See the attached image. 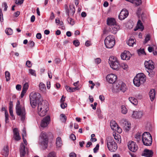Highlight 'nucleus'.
<instances>
[{
  "instance_id": "f257e3e1",
  "label": "nucleus",
  "mask_w": 157,
  "mask_h": 157,
  "mask_svg": "<svg viewBox=\"0 0 157 157\" xmlns=\"http://www.w3.org/2000/svg\"><path fill=\"white\" fill-rule=\"evenodd\" d=\"M16 112L17 114L21 117V120L24 121L25 118L26 114L25 109L24 105H21L19 100L17 101L16 105Z\"/></svg>"
},
{
  "instance_id": "f03ea898",
  "label": "nucleus",
  "mask_w": 157,
  "mask_h": 157,
  "mask_svg": "<svg viewBox=\"0 0 157 157\" xmlns=\"http://www.w3.org/2000/svg\"><path fill=\"white\" fill-rule=\"evenodd\" d=\"M30 103L32 107L34 108L36 106L37 101H40L41 96L40 94L32 92L29 96Z\"/></svg>"
},
{
  "instance_id": "7ed1b4c3",
  "label": "nucleus",
  "mask_w": 157,
  "mask_h": 157,
  "mask_svg": "<svg viewBox=\"0 0 157 157\" xmlns=\"http://www.w3.org/2000/svg\"><path fill=\"white\" fill-rule=\"evenodd\" d=\"M47 103L42 101L39 103L38 106V113L41 117L44 116L48 110Z\"/></svg>"
},
{
  "instance_id": "20e7f679",
  "label": "nucleus",
  "mask_w": 157,
  "mask_h": 157,
  "mask_svg": "<svg viewBox=\"0 0 157 157\" xmlns=\"http://www.w3.org/2000/svg\"><path fill=\"white\" fill-rule=\"evenodd\" d=\"M146 79V76L143 73H139L135 77L133 82L135 86L139 87L145 82Z\"/></svg>"
},
{
  "instance_id": "39448f33",
  "label": "nucleus",
  "mask_w": 157,
  "mask_h": 157,
  "mask_svg": "<svg viewBox=\"0 0 157 157\" xmlns=\"http://www.w3.org/2000/svg\"><path fill=\"white\" fill-rule=\"evenodd\" d=\"M48 138L46 133L42 132L40 135L39 144L44 149H46L48 147Z\"/></svg>"
},
{
  "instance_id": "423d86ee",
  "label": "nucleus",
  "mask_w": 157,
  "mask_h": 157,
  "mask_svg": "<svg viewBox=\"0 0 157 157\" xmlns=\"http://www.w3.org/2000/svg\"><path fill=\"white\" fill-rule=\"evenodd\" d=\"M142 141L143 144L146 146H151L152 143V138L150 133L145 132L142 136Z\"/></svg>"
},
{
  "instance_id": "0eeeda50",
  "label": "nucleus",
  "mask_w": 157,
  "mask_h": 157,
  "mask_svg": "<svg viewBox=\"0 0 157 157\" xmlns=\"http://www.w3.org/2000/svg\"><path fill=\"white\" fill-rule=\"evenodd\" d=\"M107 146L109 150L111 152L115 151L117 148V144L113 139L109 137L107 140Z\"/></svg>"
},
{
  "instance_id": "6e6552de",
  "label": "nucleus",
  "mask_w": 157,
  "mask_h": 157,
  "mask_svg": "<svg viewBox=\"0 0 157 157\" xmlns=\"http://www.w3.org/2000/svg\"><path fill=\"white\" fill-rule=\"evenodd\" d=\"M115 38L112 35L108 36L105 40V45L107 48H112L115 44Z\"/></svg>"
},
{
  "instance_id": "1a4fd4ad",
  "label": "nucleus",
  "mask_w": 157,
  "mask_h": 157,
  "mask_svg": "<svg viewBox=\"0 0 157 157\" xmlns=\"http://www.w3.org/2000/svg\"><path fill=\"white\" fill-rule=\"evenodd\" d=\"M114 89L116 92L120 90L124 92L127 90L125 84L121 81H118L116 83L115 85L114 86Z\"/></svg>"
},
{
  "instance_id": "9d476101",
  "label": "nucleus",
  "mask_w": 157,
  "mask_h": 157,
  "mask_svg": "<svg viewBox=\"0 0 157 157\" xmlns=\"http://www.w3.org/2000/svg\"><path fill=\"white\" fill-rule=\"evenodd\" d=\"M109 63L110 67L114 70H117L119 68L120 64L116 57L111 56L109 60Z\"/></svg>"
},
{
  "instance_id": "9b49d317",
  "label": "nucleus",
  "mask_w": 157,
  "mask_h": 157,
  "mask_svg": "<svg viewBox=\"0 0 157 157\" xmlns=\"http://www.w3.org/2000/svg\"><path fill=\"white\" fill-rule=\"evenodd\" d=\"M128 146L129 149L132 152H135L137 150L138 147L136 143L132 141L128 142Z\"/></svg>"
},
{
  "instance_id": "f8f14e48",
  "label": "nucleus",
  "mask_w": 157,
  "mask_h": 157,
  "mask_svg": "<svg viewBox=\"0 0 157 157\" xmlns=\"http://www.w3.org/2000/svg\"><path fill=\"white\" fill-rule=\"evenodd\" d=\"M144 65L147 70L150 71H153L154 68V63L151 60L146 61L144 62Z\"/></svg>"
},
{
  "instance_id": "ddd939ff",
  "label": "nucleus",
  "mask_w": 157,
  "mask_h": 157,
  "mask_svg": "<svg viewBox=\"0 0 157 157\" xmlns=\"http://www.w3.org/2000/svg\"><path fill=\"white\" fill-rule=\"evenodd\" d=\"M107 81L110 83L113 84L116 81L117 79V76L113 74H110L106 77Z\"/></svg>"
},
{
  "instance_id": "4468645a",
  "label": "nucleus",
  "mask_w": 157,
  "mask_h": 157,
  "mask_svg": "<svg viewBox=\"0 0 157 157\" xmlns=\"http://www.w3.org/2000/svg\"><path fill=\"white\" fill-rule=\"evenodd\" d=\"M128 12L126 9H123L119 15V18L122 20L126 18L128 15Z\"/></svg>"
},
{
  "instance_id": "2eb2a0df",
  "label": "nucleus",
  "mask_w": 157,
  "mask_h": 157,
  "mask_svg": "<svg viewBox=\"0 0 157 157\" xmlns=\"http://www.w3.org/2000/svg\"><path fill=\"white\" fill-rule=\"evenodd\" d=\"M50 121V117L48 116L44 118L41 121L40 124L41 127H45L48 126Z\"/></svg>"
},
{
  "instance_id": "dca6fc26",
  "label": "nucleus",
  "mask_w": 157,
  "mask_h": 157,
  "mask_svg": "<svg viewBox=\"0 0 157 157\" xmlns=\"http://www.w3.org/2000/svg\"><path fill=\"white\" fill-rule=\"evenodd\" d=\"M130 54L129 51H125L121 54V57L123 60H128L130 59Z\"/></svg>"
},
{
  "instance_id": "f3484780",
  "label": "nucleus",
  "mask_w": 157,
  "mask_h": 157,
  "mask_svg": "<svg viewBox=\"0 0 157 157\" xmlns=\"http://www.w3.org/2000/svg\"><path fill=\"white\" fill-rule=\"evenodd\" d=\"M143 112L142 111H133L132 117L136 119H140L143 115Z\"/></svg>"
},
{
  "instance_id": "a211bd4d",
  "label": "nucleus",
  "mask_w": 157,
  "mask_h": 157,
  "mask_svg": "<svg viewBox=\"0 0 157 157\" xmlns=\"http://www.w3.org/2000/svg\"><path fill=\"white\" fill-rule=\"evenodd\" d=\"M110 31L113 34H115L117 32V31L120 29V26L116 24L111 26L110 28Z\"/></svg>"
},
{
  "instance_id": "6ab92c4d",
  "label": "nucleus",
  "mask_w": 157,
  "mask_h": 157,
  "mask_svg": "<svg viewBox=\"0 0 157 157\" xmlns=\"http://www.w3.org/2000/svg\"><path fill=\"white\" fill-rule=\"evenodd\" d=\"M153 154V152L151 150L145 149L142 155L146 157H152Z\"/></svg>"
},
{
  "instance_id": "aec40b11",
  "label": "nucleus",
  "mask_w": 157,
  "mask_h": 157,
  "mask_svg": "<svg viewBox=\"0 0 157 157\" xmlns=\"http://www.w3.org/2000/svg\"><path fill=\"white\" fill-rule=\"evenodd\" d=\"M9 147L8 146L4 147L3 148L2 152V154L4 157H7L9 155Z\"/></svg>"
},
{
  "instance_id": "412c9836",
  "label": "nucleus",
  "mask_w": 157,
  "mask_h": 157,
  "mask_svg": "<svg viewBox=\"0 0 157 157\" xmlns=\"http://www.w3.org/2000/svg\"><path fill=\"white\" fill-rule=\"evenodd\" d=\"M26 152L25 151V147L23 144L21 145L20 148V154L21 157H25Z\"/></svg>"
},
{
  "instance_id": "4be33fe9",
  "label": "nucleus",
  "mask_w": 157,
  "mask_h": 157,
  "mask_svg": "<svg viewBox=\"0 0 157 157\" xmlns=\"http://www.w3.org/2000/svg\"><path fill=\"white\" fill-rule=\"evenodd\" d=\"M107 24L109 25L112 26L116 24L115 19L112 18H108L107 21Z\"/></svg>"
},
{
  "instance_id": "5701e85b",
  "label": "nucleus",
  "mask_w": 157,
  "mask_h": 157,
  "mask_svg": "<svg viewBox=\"0 0 157 157\" xmlns=\"http://www.w3.org/2000/svg\"><path fill=\"white\" fill-rule=\"evenodd\" d=\"M144 29V26L140 20H139L137 23L136 28L134 29L135 31H136L138 29H140L142 31Z\"/></svg>"
},
{
  "instance_id": "b1692460",
  "label": "nucleus",
  "mask_w": 157,
  "mask_h": 157,
  "mask_svg": "<svg viewBox=\"0 0 157 157\" xmlns=\"http://www.w3.org/2000/svg\"><path fill=\"white\" fill-rule=\"evenodd\" d=\"M110 126L111 129L113 130L117 131L118 125L114 121H111L110 122Z\"/></svg>"
},
{
  "instance_id": "393cba45",
  "label": "nucleus",
  "mask_w": 157,
  "mask_h": 157,
  "mask_svg": "<svg viewBox=\"0 0 157 157\" xmlns=\"http://www.w3.org/2000/svg\"><path fill=\"white\" fill-rule=\"evenodd\" d=\"M69 7L70 10L67 11L68 15V16L69 14L73 15L75 12V6L73 5H70Z\"/></svg>"
},
{
  "instance_id": "a878e982",
  "label": "nucleus",
  "mask_w": 157,
  "mask_h": 157,
  "mask_svg": "<svg viewBox=\"0 0 157 157\" xmlns=\"http://www.w3.org/2000/svg\"><path fill=\"white\" fill-rule=\"evenodd\" d=\"M155 92L154 89H152L151 90L149 93V96L151 101H153L155 98Z\"/></svg>"
},
{
  "instance_id": "bb28decb",
  "label": "nucleus",
  "mask_w": 157,
  "mask_h": 157,
  "mask_svg": "<svg viewBox=\"0 0 157 157\" xmlns=\"http://www.w3.org/2000/svg\"><path fill=\"white\" fill-rule=\"evenodd\" d=\"M127 44L130 46H133L134 44H136V40L133 38H130L127 41Z\"/></svg>"
},
{
  "instance_id": "cd10ccee",
  "label": "nucleus",
  "mask_w": 157,
  "mask_h": 157,
  "mask_svg": "<svg viewBox=\"0 0 157 157\" xmlns=\"http://www.w3.org/2000/svg\"><path fill=\"white\" fill-rule=\"evenodd\" d=\"M56 145L57 147H60L62 144L61 138L58 137L56 139Z\"/></svg>"
},
{
  "instance_id": "c85d7f7f",
  "label": "nucleus",
  "mask_w": 157,
  "mask_h": 157,
  "mask_svg": "<svg viewBox=\"0 0 157 157\" xmlns=\"http://www.w3.org/2000/svg\"><path fill=\"white\" fill-rule=\"evenodd\" d=\"M128 99L129 101L133 104L136 105L138 104V101L135 98L132 97H130Z\"/></svg>"
},
{
  "instance_id": "c756f323",
  "label": "nucleus",
  "mask_w": 157,
  "mask_h": 157,
  "mask_svg": "<svg viewBox=\"0 0 157 157\" xmlns=\"http://www.w3.org/2000/svg\"><path fill=\"white\" fill-rule=\"evenodd\" d=\"M131 124L129 123L128 121H124V128L127 131L129 130L131 127Z\"/></svg>"
},
{
  "instance_id": "7c9ffc66",
  "label": "nucleus",
  "mask_w": 157,
  "mask_h": 157,
  "mask_svg": "<svg viewBox=\"0 0 157 157\" xmlns=\"http://www.w3.org/2000/svg\"><path fill=\"white\" fill-rule=\"evenodd\" d=\"M39 86L40 90L42 91H44L46 90L45 85L43 82H40L39 84Z\"/></svg>"
},
{
  "instance_id": "2f4dec72",
  "label": "nucleus",
  "mask_w": 157,
  "mask_h": 157,
  "mask_svg": "<svg viewBox=\"0 0 157 157\" xmlns=\"http://www.w3.org/2000/svg\"><path fill=\"white\" fill-rule=\"evenodd\" d=\"M137 52L139 56L146 55L144 48H140L138 50H137Z\"/></svg>"
},
{
  "instance_id": "473e14b6",
  "label": "nucleus",
  "mask_w": 157,
  "mask_h": 157,
  "mask_svg": "<svg viewBox=\"0 0 157 157\" xmlns=\"http://www.w3.org/2000/svg\"><path fill=\"white\" fill-rule=\"evenodd\" d=\"M132 3L135 4L136 6H138L141 4V0H133Z\"/></svg>"
},
{
  "instance_id": "72a5a7b5",
  "label": "nucleus",
  "mask_w": 157,
  "mask_h": 157,
  "mask_svg": "<svg viewBox=\"0 0 157 157\" xmlns=\"http://www.w3.org/2000/svg\"><path fill=\"white\" fill-rule=\"evenodd\" d=\"M121 113L123 114H126L127 112V109L126 107L124 105L121 106Z\"/></svg>"
},
{
  "instance_id": "f704fd0d",
  "label": "nucleus",
  "mask_w": 157,
  "mask_h": 157,
  "mask_svg": "<svg viewBox=\"0 0 157 157\" xmlns=\"http://www.w3.org/2000/svg\"><path fill=\"white\" fill-rule=\"evenodd\" d=\"M113 135L114 138V139L116 140H117V141L118 142L120 141L121 137L118 134H116L115 133H113Z\"/></svg>"
},
{
  "instance_id": "c9c22d12",
  "label": "nucleus",
  "mask_w": 157,
  "mask_h": 157,
  "mask_svg": "<svg viewBox=\"0 0 157 157\" xmlns=\"http://www.w3.org/2000/svg\"><path fill=\"white\" fill-rule=\"evenodd\" d=\"M6 33L8 35H11L13 34L12 30L10 28L6 29L5 30Z\"/></svg>"
},
{
  "instance_id": "e433bc0d",
  "label": "nucleus",
  "mask_w": 157,
  "mask_h": 157,
  "mask_svg": "<svg viewBox=\"0 0 157 157\" xmlns=\"http://www.w3.org/2000/svg\"><path fill=\"white\" fill-rule=\"evenodd\" d=\"M5 75L6 80L8 81L10 79V74L9 71H6L5 72Z\"/></svg>"
},
{
  "instance_id": "4c0bfd02",
  "label": "nucleus",
  "mask_w": 157,
  "mask_h": 157,
  "mask_svg": "<svg viewBox=\"0 0 157 157\" xmlns=\"http://www.w3.org/2000/svg\"><path fill=\"white\" fill-rule=\"evenodd\" d=\"M135 138L137 141L139 142V141L141 140V135L140 133H136L135 136Z\"/></svg>"
},
{
  "instance_id": "58836bf2",
  "label": "nucleus",
  "mask_w": 157,
  "mask_h": 157,
  "mask_svg": "<svg viewBox=\"0 0 157 157\" xmlns=\"http://www.w3.org/2000/svg\"><path fill=\"white\" fill-rule=\"evenodd\" d=\"M60 116L61 117L60 119L63 122H66L67 120V117L65 115L63 114H61Z\"/></svg>"
},
{
  "instance_id": "ea45409f",
  "label": "nucleus",
  "mask_w": 157,
  "mask_h": 157,
  "mask_svg": "<svg viewBox=\"0 0 157 157\" xmlns=\"http://www.w3.org/2000/svg\"><path fill=\"white\" fill-rule=\"evenodd\" d=\"M28 87H29L28 83L27 82L25 83L24 85L22 90L23 91H24L25 92H26L27 90H28Z\"/></svg>"
},
{
  "instance_id": "a19ab883",
  "label": "nucleus",
  "mask_w": 157,
  "mask_h": 157,
  "mask_svg": "<svg viewBox=\"0 0 157 157\" xmlns=\"http://www.w3.org/2000/svg\"><path fill=\"white\" fill-rule=\"evenodd\" d=\"M47 157H56V153L54 151L51 152L48 154Z\"/></svg>"
},
{
  "instance_id": "79ce46f5",
  "label": "nucleus",
  "mask_w": 157,
  "mask_h": 157,
  "mask_svg": "<svg viewBox=\"0 0 157 157\" xmlns=\"http://www.w3.org/2000/svg\"><path fill=\"white\" fill-rule=\"evenodd\" d=\"M67 21L68 23L71 25H73L74 24V20L71 18L68 17L67 19Z\"/></svg>"
},
{
  "instance_id": "37998d69",
  "label": "nucleus",
  "mask_w": 157,
  "mask_h": 157,
  "mask_svg": "<svg viewBox=\"0 0 157 157\" xmlns=\"http://www.w3.org/2000/svg\"><path fill=\"white\" fill-rule=\"evenodd\" d=\"M29 73L30 74L34 76L35 77L36 76V71L34 70H33L31 69H29Z\"/></svg>"
},
{
  "instance_id": "c03bdc74",
  "label": "nucleus",
  "mask_w": 157,
  "mask_h": 157,
  "mask_svg": "<svg viewBox=\"0 0 157 157\" xmlns=\"http://www.w3.org/2000/svg\"><path fill=\"white\" fill-rule=\"evenodd\" d=\"M65 87L67 91L69 92H73V88L67 86H66Z\"/></svg>"
},
{
  "instance_id": "a18cd8bd",
  "label": "nucleus",
  "mask_w": 157,
  "mask_h": 157,
  "mask_svg": "<svg viewBox=\"0 0 157 157\" xmlns=\"http://www.w3.org/2000/svg\"><path fill=\"white\" fill-rule=\"evenodd\" d=\"M150 36L149 34H147L146 35L144 42V44H146L148 41L150 40Z\"/></svg>"
},
{
  "instance_id": "49530a36",
  "label": "nucleus",
  "mask_w": 157,
  "mask_h": 157,
  "mask_svg": "<svg viewBox=\"0 0 157 157\" xmlns=\"http://www.w3.org/2000/svg\"><path fill=\"white\" fill-rule=\"evenodd\" d=\"M8 113L7 111H5V121L6 123L9 122Z\"/></svg>"
},
{
  "instance_id": "de8ad7c7",
  "label": "nucleus",
  "mask_w": 157,
  "mask_h": 157,
  "mask_svg": "<svg viewBox=\"0 0 157 157\" xmlns=\"http://www.w3.org/2000/svg\"><path fill=\"white\" fill-rule=\"evenodd\" d=\"M73 43L74 45L76 47H78L80 44V43L78 40H75L73 41Z\"/></svg>"
},
{
  "instance_id": "09e8293b",
  "label": "nucleus",
  "mask_w": 157,
  "mask_h": 157,
  "mask_svg": "<svg viewBox=\"0 0 157 157\" xmlns=\"http://www.w3.org/2000/svg\"><path fill=\"white\" fill-rule=\"evenodd\" d=\"M120 65L124 69L126 70L127 69L128 66L127 64L124 63H122Z\"/></svg>"
},
{
  "instance_id": "8fccbe9b",
  "label": "nucleus",
  "mask_w": 157,
  "mask_h": 157,
  "mask_svg": "<svg viewBox=\"0 0 157 157\" xmlns=\"http://www.w3.org/2000/svg\"><path fill=\"white\" fill-rule=\"evenodd\" d=\"M35 45L34 42L32 41H29L28 43V46L31 48H33Z\"/></svg>"
},
{
  "instance_id": "3c124183",
  "label": "nucleus",
  "mask_w": 157,
  "mask_h": 157,
  "mask_svg": "<svg viewBox=\"0 0 157 157\" xmlns=\"http://www.w3.org/2000/svg\"><path fill=\"white\" fill-rule=\"evenodd\" d=\"M54 61L55 63L58 64L60 63L61 60L60 58H57L55 59Z\"/></svg>"
},
{
  "instance_id": "603ef678",
  "label": "nucleus",
  "mask_w": 157,
  "mask_h": 157,
  "mask_svg": "<svg viewBox=\"0 0 157 157\" xmlns=\"http://www.w3.org/2000/svg\"><path fill=\"white\" fill-rule=\"evenodd\" d=\"M99 144H97L96 146V147L94 149V153H96L98 151L99 149Z\"/></svg>"
},
{
  "instance_id": "864d4df0",
  "label": "nucleus",
  "mask_w": 157,
  "mask_h": 157,
  "mask_svg": "<svg viewBox=\"0 0 157 157\" xmlns=\"http://www.w3.org/2000/svg\"><path fill=\"white\" fill-rule=\"evenodd\" d=\"M14 139L16 140H19L21 139L19 134L14 135Z\"/></svg>"
},
{
  "instance_id": "5fc2aeb1",
  "label": "nucleus",
  "mask_w": 157,
  "mask_h": 157,
  "mask_svg": "<svg viewBox=\"0 0 157 157\" xmlns=\"http://www.w3.org/2000/svg\"><path fill=\"white\" fill-rule=\"evenodd\" d=\"M26 65L29 67H31L32 66V64L31 62L29 60H27L26 63Z\"/></svg>"
},
{
  "instance_id": "6e6d98bb",
  "label": "nucleus",
  "mask_w": 157,
  "mask_h": 157,
  "mask_svg": "<svg viewBox=\"0 0 157 157\" xmlns=\"http://www.w3.org/2000/svg\"><path fill=\"white\" fill-rule=\"evenodd\" d=\"M147 71L148 73V75L150 77H152L154 75L155 73L153 71H150L147 70Z\"/></svg>"
},
{
  "instance_id": "4d7b16f0",
  "label": "nucleus",
  "mask_w": 157,
  "mask_h": 157,
  "mask_svg": "<svg viewBox=\"0 0 157 157\" xmlns=\"http://www.w3.org/2000/svg\"><path fill=\"white\" fill-rule=\"evenodd\" d=\"M0 21L1 22H3V18L2 13L1 10L0 8Z\"/></svg>"
},
{
  "instance_id": "13d9d810",
  "label": "nucleus",
  "mask_w": 157,
  "mask_h": 157,
  "mask_svg": "<svg viewBox=\"0 0 157 157\" xmlns=\"http://www.w3.org/2000/svg\"><path fill=\"white\" fill-rule=\"evenodd\" d=\"M13 132L14 135L19 134L18 130L17 128H15L13 129Z\"/></svg>"
},
{
  "instance_id": "bf43d9fd",
  "label": "nucleus",
  "mask_w": 157,
  "mask_h": 157,
  "mask_svg": "<svg viewBox=\"0 0 157 157\" xmlns=\"http://www.w3.org/2000/svg\"><path fill=\"white\" fill-rule=\"evenodd\" d=\"M95 62L96 64H98L101 62V60L100 58H97L95 59Z\"/></svg>"
},
{
  "instance_id": "052dcab7",
  "label": "nucleus",
  "mask_w": 157,
  "mask_h": 157,
  "mask_svg": "<svg viewBox=\"0 0 157 157\" xmlns=\"http://www.w3.org/2000/svg\"><path fill=\"white\" fill-rule=\"evenodd\" d=\"M89 82L90 84H92V85L90 86V88L91 90L94 88V86L95 85L94 83L92 81L90 80L89 81Z\"/></svg>"
},
{
  "instance_id": "680f3d73",
  "label": "nucleus",
  "mask_w": 157,
  "mask_h": 157,
  "mask_svg": "<svg viewBox=\"0 0 157 157\" xmlns=\"http://www.w3.org/2000/svg\"><path fill=\"white\" fill-rule=\"evenodd\" d=\"M23 0H16V3L21 5L23 3Z\"/></svg>"
},
{
  "instance_id": "e2e57ef3",
  "label": "nucleus",
  "mask_w": 157,
  "mask_h": 157,
  "mask_svg": "<svg viewBox=\"0 0 157 157\" xmlns=\"http://www.w3.org/2000/svg\"><path fill=\"white\" fill-rule=\"evenodd\" d=\"M61 107L62 109H64L67 105V104L66 103H61Z\"/></svg>"
},
{
  "instance_id": "0e129e2a",
  "label": "nucleus",
  "mask_w": 157,
  "mask_h": 157,
  "mask_svg": "<svg viewBox=\"0 0 157 157\" xmlns=\"http://www.w3.org/2000/svg\"><path fill=\"white\" fill-rule=\"evenodd\" d=\"M70 138L72 140H74L76 139L75 136L73 134H71V136H70Z\"/></svg>"
},
{
  "instance_id": "69168bd1",
  "label": "nucleus",
  "mask_w": 157,
  "mask_h": 157,
  "mask_svg": "<svg viewBox=\"0 0 157 157\" xmlns=\"http://www.w3.org/2000/svg\"><path fill=\"white\" fill-rule=\"evenodd\" d=\"M23 137H24V136L26 135V132L25 128H23L22 130V133Z\"/></svg>"
},
{
  "instance_id": "338daca9",
  "label": "nucleus",
  "mask_w": 157,
  "mask_h": 157,
  "mask_svg": "<svg viewBox=\"0 0 157 157\" xmlns=\"http://www.w3.org/2000/svg\"><path fill=\"white\" fill-rule=\"evenodd\" d=\"M36 37L37 39H40L41 38V35L40 33H37L36 35Z\"/></svg>"
},
{
  "instance_id": "774afa93",
  "label": "nucleus",
  "mask_w": 157,
  "mask_h": 157,
  "mask_svg": "<svg viewBox=\"0 0 157 157\" xmlns=\"http://www.w3.org/2000/svg\"><path fill=\"white\" fill-rule=\"evenodd\" d=\"M70 157H76V154L74 153H71L70 154Z\"/></svg>"
}]
</instances>
